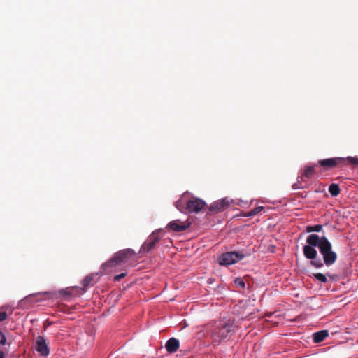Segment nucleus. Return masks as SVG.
<instances>
[{"label": "nucleus", "mask_w": 358, "mask_h": 358, "mask_svg": "<svg viewBox=\"0 0 358 358\" xmlns=\"http://www.w3.org/2000/svg\"><path fill=\"white\" fill-rule=\"evenodd\" d=\"M133 255V251L125 249L115 253L113 257L101 266V273L109 274L117 271L122 265L125 264Z\"/></svg>", "instance_id": "f257e3e1"}, {"label": "nucleus", "mask_w": 358, "mask_h": 358, "mask_svg": "<svg viewBox=\"0 0 358 358\" xmlns=\"http://www.w3.org/2000/svg\"><path fill=\"white\" fill-rule=\"evenodd\" d=\"M319 236L317 234H310L307 237V245L303 247V251L306 258L311 259V265L315 268H321L323 266V262L321 259H316L317 252L315 247H317L320 243Z\"/></svg>", "instance_id": "f03ea898"}, {"label": "nucleus", "mask_w": 358, "mask_h": 358, "mask_svg": "<svg viewBox=\"0 0 358 358\" xmlns=\"http://www.w3.org/2000/svg\"><path fill=\"white\" fill-rule=\"evenodd\" d=\"M187 196L188 194L186 192L175 203L176 208L180 211L186 210L189 213H198L206 206L203 200L196 197L188 199Z\"/></svg>", "instance_id": "7ed1b4c3"}, {"label": "nucleus", "mask_w": 358, "mask_h": 358, "mask_svg": "<svg viewBox=\"0 0 358 358\" xmlns=\"http://www.w3.org/2000/svg\"><path fill=\"white\" fill-rule=\"evenodd\" d=\"M350 164L352 165L358 164V157H332L318 161V164L322 166L325 170H328L336 167L339 164Z\"/></svg>", "instance_id": "20e7f679"}, {"label": "nucleus", "mask_w": 358, "mask_h": 358, "mask_svg": "<svg viewBox=\"0 0 358 358\" xmlns=\"http://www.w3.org/2000/svg\"><path fill=\"white\" fill-rule=\"evenodd\" d=\"M234 329V327L231 323L220 324L216 327L211 334L213 342L217 345L220 344L222 341L229 337V334Z\"/></svg>", "instance_id": "39448f33"}, {"label": "nucleus", "mask_w": 358, "mask_h": 358, "mask_svg": "<svg viewBox=\"0 0 358 358\" xmlns=\"http://www.w3.org/2000/svg\"><path fill=\"white\" fill-rule=\"evenodd\" d=\"M250 253L239 252H227L222 254L218 258V262L222 266H229L237 263L244 257L249 256Z\"/></svg>", "instance_id": "423d86ee"}, {"label": "nucleus", "mask_w": 358, "mask_h": 358, "mask_svg": "<svg viewBox=\"0 0 358 358\" xmlns=\"http://www.w3.org/2000/svg\"><path fill=\"white\" fill-rule=\"evenodd\" d=\"M162 230L158 229L153 231L142 245L139 253L145 255L152 250L157 243L161 240L162 236Z\"/></svg>", "instance_id": "0eeeda50"}, {"label": "nucleus", "mask_w": 358, "mask_h": 358, "mask_svg": "<svg viewBox=\"0 0 358 358\" xmlns=\"http://www.w3.org/2000/svg\"><path fill=\"white\" fill-rule=\"evenodd\" d=\"M233 200L228 198H223L222 199L214 201L209 207V210L213 213H219L224 211L232 203Z\"/></svg>", "instance_id": "6e6552de"}, {"label": "nucleus", "mask_w": 358, "mask_h": 358, "mask_svg": "<svg viewBox=\"0 0 358 358\" xmlns=\"http://www.w3.org/2000/svg\"><path fill=\"white\" fill-rule=\"evenodd\" d=\"M35 349L41 356L46 357L50 354L47 342L42 336L36 338Z\"/></svg>", "instance_id": "1a4fd4ad"}, {"label": "nucleus", "mask_w": 358, "mask_h": 358, "mask_svg": "<svg viewBox=\"0 0 358 358\" xmlns=\"http://www.w3.org/2000/svg\"><path fill=\"white\" fill-rule=\"evenodd\" d=\"M319 239L320 241L318 248L322 257H324L329 251L332 250L331 244L324 236L322 237L319 236Z\"/></svg>", "instance_id": "9d476101"}, {"label": "nucleus", "mask_w": 358, "mask_h": 358, "mask_svg": "<svg viewBox=\"0 0 358 358\" xmlns=\"http://www.w3.org/2000/svg\"><path fill=\"white\" fill-rule=\"evenodd\" d=\"M167 227L175 231H182L188 228L189 224L176 220L169 222Z\"/></svg>", "instance_id": "9b49d317"}, {"label": "nucleus", "mask_w": 358, "mask_h": 358, "mask_svg": "<svg viewBox=\"0 0 358 358\" xmlns=\"http://www.w3.org/2000/svg\"><path fill=\"white\" fill-rule=\"evenodd\" d=\"M180 347V342L175 338H169L166 344L165 348L169 353L176 352Z\"/></svg>", "instance_id": "f8f14e48"}, {"label": "nucleus", "mask_w": 358, "mask_h": 358, "mask_svg": "<svg viewBox=\"0 0 358 358\" xmlns=\"http://www.w3.org/2000/svg\"><path fill=\"white\" fill-rule=\"evenodd\" d=\"M336 259V253L331 250L323 257V264H325V265L327 266H331L335 263Z\"/></svg>", "instance_id": "ddd939ff"}, {"label": "nucleus", "mask_w": 358, "mask_h": 358, "mask_svg": "<svg viewBox=\"0 0 358 358\" xmlns=\"http://www.w3.org/2000/svg\"><path fill=\"white\" fill-rule=\"evenodd\" d=\"M96 274L92 273L87 275L83 280L82 285L84 288H87L90 286H93L96 282Z\"/></svg>", "instance_id": "4468645a"}, {"label": "nucleus", "mask_w": 358, "mask_h": 358, "mask_svg": "<svg viewBox=\"0 0 358 358\" xmlns=\"http://www.w3.org/2000/svg\"><path fill=\"white\" fill-rule=\"evenodd\" d=\"M329 336L327 330H322L313 334V341L315 343H320L323 341Z\"/></svg>", "instance_id": "2eb2a0df"}, {"label": "nucleus", "mask_w": 358, "mask_h": 358, "mask_svg": "<svg viewBox=\"0 0 358 358\" xmlns=\"http://www.w3.org/2000/svg\"><path fill=\"white\" fill-rule=\"evenodd\" d=\"M315 174V166H310L305 168L303 173L301 177V180H303V177L308 179L311 178Z\"/></svg>", "instance_id": "dca6fc26"}, {"label": "nucleus", "mask_w": 358, "mask_h": 358, "mask_svg": "<svg viewBox=\"0 0 358 358\" xmlns=\"http://www.w3.org/2000/svg\"><path fill=\"white\" fill-rule=\"evenodd\" d=\"M340 187L337 184L332 183L329 187V192L332 196H336L340 193Z\"/></svg>", "instance_id": "f3484780"}, {"label": "nucleus", "mask_w": 358, "mask_h": 358, "mask_svg": "<svg viewBox=\"0 0 358 358\" xmlns=\"http://www.w3.org/2000/svg\"><path fill=\"white\" fill-rule=\"evenodd\" d=\"M264 209L263 206H258L248 213H245L243 215V217H252L257 215Z\"/></svg>", "instance_id": "a211bd4d"}, {"label": "nucleus", "mask_w": 358, "mask_h": 358, "mask_svg": "<svg viewBox=\"0 0 358 358\" xmlns=\"http://www.w3.org/2000/svg\"><path fill=\"white\" fill-rule=\"evenodd\" d=\"M322 229V225H321V224H316V225H314V226H310V225L306 226V229H305V231L306 232H308V233L313 232V231L319 232Z\"/></svg>", "instance_id": "6ab92c4d"}, {"label": "nucleus", "mask_w": 358, "mask_h": 358, "mask_svg": "<svg viewBox=\"0 0 358 358\" xmlns=\"http://www.w3.org/2000/svg\"><path fill=\"white\" fill-rule=\"evenodd\" d=\"M313 276L315 279H317L318 281H320L322 282H327V281L326 275L322 273H313Z\"/></svg>", "instance_id": "aec40b11"}, {"label": "nucleus", "mask_w": 358, "mask_h": 358, "mask_svg": "<svg viewBox=\"0 0 358 358\" xmlns=\"http://www.w3.org/2000/svg\"><path fill=\"white\" fill-rule=\"evenodd\" d=\"M234 282V284L240 288L244 289L245 287V283L244 280L241 278H236Z\"/></svg>", "instance_id": "412c9836"}, {"label": "nucleus", "mask_w": 358, "mask_h": 358, "mask_svg": "<svg viewBox=\"0 0 358 358\" xmlns=\"http://www.w3.org/2000/svg\"><path fill=\"white\" fill-rule=\"evenodd\" d=\"M6 343V338L3 332L0 331V345H4Z\"/></svg>", "instance_id": "4be33fe9"}, {"label": "nucleus", "mask_w": 358, "mask_h": 358, "mask_svg": "<svg viewBox=\"0 0 358 358\" xmlns=\"http://www.w3.org/2000/svg\"><path fill=\"white\" fill-rule=\"evenodd\" d=\"M7 317H8V314L6 311L0 312V322L6 320L7 319Z\"/></svg>", "instance_id": "5701e85b"}, {"label": "nucleus", "mask_w": 358, "mask_h": 358, "mask_svg": "<svg viewBox=\"0 0 358 358\" xmlns=\"http://www.w3.org/2000/svg\"><path fill=\"white\" fill-rule=\"evenodd\" d=\"M127 273H122L119 275H117L114 277V281H119L121 279L124 278L125 276H126Z\"/></svg>", "instance_id": "b1692460"}, {"label": "nucleus", "mask_w": 358, "mask_h": 358, "mask_svg": "<svg viewBox=\"0 0 358 358\" xmlns=\"http://www.w3.org/2000/svg\"><path fill=\"white\" fill-rule=\"evenodd\" d=\"M303 187H301V186H299L297 183H295L293 185V188L294 189H299V188H302Z\"/></svg>", "instance_id": "393cba45"}, {"label": "nucleus", "mask_w": 358, "mask_h": 358, "mask_svg": "<svg viewBox=\"0 0 358 358\" xmlns=\"http://www.w3.org/2000/svg\"><path fill=\"white\" fill-rule=\"evenodd\" d=\"M0 358H5L4 352L1 350H0Z\"/></svg>", "instance_id": "a878e982"}, {"label": "nucleus", "mask_w": 358, "mask_h": 358, "mask_svg": "<svg viewBox=\"0 0 358 358\" xmlns=\"http://www.w3.org/2000/svg\"><path fill=\"white\" fill-rule=\"evenodd\" d=\"M49 325H50V324H49V323H48V324H44L45 329L47 328V327H48V326H49Z\"/></svg>", "instance_id": "bb28decb"}]
</instances>
